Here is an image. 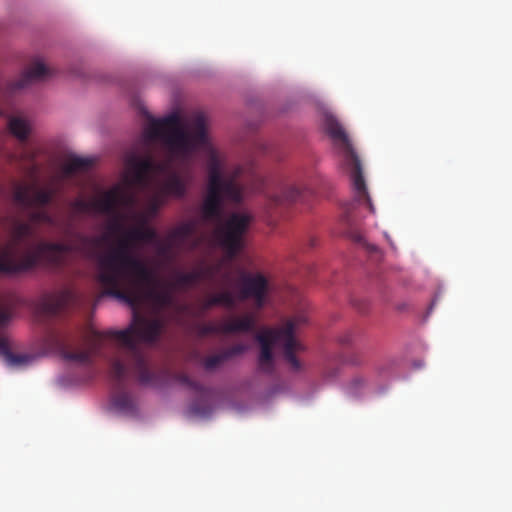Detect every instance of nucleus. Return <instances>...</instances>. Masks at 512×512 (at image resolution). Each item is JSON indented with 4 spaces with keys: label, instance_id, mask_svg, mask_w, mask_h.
Returning a JSON list of instances; mask_svg holds the SVG:
<instances>
[{
    "label": "nucleus",
    "instance_id": "nucleus-15",
    "mask_svg": "<svg viewBox=\"0 0 512 512\" xmlns=\"http://www.w3.org/2000/svg\"><path fill=\"white\" fill-rule=\"evenodd\" d=\"M105 193H112L114 198V206L111 211L105 212L107 215L117 216L120 206H134L137 202V194L135 192L122 190L118 186Z\"/></svg>",
    "mask_w": 512,
    "mask_h": 512
},
{
    "label": "nucleus",
    "instance_id": "nucleus-16",
    "mask_svg": "<svg viewBox=\"0 0 512 512\" xmlns=\"http://www.w3.org/2000/svg\"><path fill=\"white\" fill-rule=\"evenodd\" d=\"M156 238V232L154 229L142 225L140 227L133 228L127 231L122 239H120L115 247L119 245L121 241H124L127 245L128 253L133 256L129 251V243L131 241H143V242H151Z\"/></svg>",
    "mask_w": 512,
    "mask_h": 512
},
{
    "label": "nucleus",
    "instance_id": "nucleus-19",
    "mask_svg": "<svg viewBox=\"0 0 512 512\" xmlns=\"http://www.w3.org/2000/svg\"><path fill=\"white\" fill-rule=\"evenodd\" d=\"M225 306L227 308H234L236 306V298L230 291H222L208 298L203 303V310L207 311L214 306Z\"/></svg>",
    "mask_w": 512,
    "mask_h": 512
},
{
    "label": "nucleus",
    "instance_id": "nucleus-31",
    "mask_svg": "<svg viewBox=\"0 0 512 512\" xmlns=\"http://www.w3.org/2000/svg\"><path fill=\"white\" fill-rule=\"evenodd\" d=\"M190 411L197 416L206 417L211 413V407L208 405H200L199 402H194L190 406Z\"/></svg>",
    "mask_w": 512,
    "mask_h": 512
},
{
    "label": "nucleus",
    "instance_id": "nucleus-12",
    "mask_svg": "<svg viewBox=\"0 0 512 512\" xmlns=\"http://www.w3.org/2000/svg\"><path fill=\"white\" fill-rule=\"evenodd\" d=\"M50 75V69L42 62L36 61L21 75L20 79L13 82L10 86L11 91L22 89L31 83L45 79Z\"/></svg>",
    "mask_w": 512,
    "mask_h": 512
},
{
    "label": "nucleus",
    "instance_id": "nucleus-18",
    "mask_svg": "<svg viewBox=\"0 0 512 512\" xmlns=\"http://www.w3.org/2000/svg\"><path fill=\"white\" fill-rule=\"evenodd\" d=\"M8 128L12 135H14L19 141L26 142L30 132V123L20 116H12L8 121Z\"/></svg>",
    "mask_w": 512,
    "mask_h": 512
},
{
    "label": "nucleus",
    "instance_id": "nucleus-8",
    "mask_svg": "<svg viewBox=\"0 0 512 512\" xmlns=\"http://www.w3.org/2000/svg\"><path fill=\"white\" fill-rule=\"evenodd\" d=\"M269 283L267 278L261 274L243 273L240 276V289L238 298L240 300L253 299L255 307L262 309L267 301Z\"/></svg>",
    "mask_w": 512,
    "mask_h": 512
},
{
    "label": "nucleus",
    "instance_id": "nucleus-4",
    "mask_svg": "<svg viewBox=\"0 0 512 512\" xmlns=\"http://www.w3.org/2000/svg\"><path fill=\"white\" fill-rule=\"evenodd\" d=\"M324 129L334 144L341 149L345 163L350 171V179L355 199L354 202L349 203L344 207V218L348 224H352L351 213L354 209L355 203L366 205L371 213H374L375 211L371 198L368 194L362 164L344 128L334 116L329 114L324 116Z\"/></svg>",
    "mask_w": 512,
    "mask_h": 512
},
{
    "label": "nucleus",
    "instance_id": "nucleus-14",
    "mask_svg": "<svg viewBox=\"0 0 512 512\" xmlns=\"http://www.w3.org/2000/svg\"><path fill=\"white\" fill-rule=\"evenodd\" d=\"M256 327V318L252 314H246L242 317H235L222 324L223 334L251 332Z\"/></svg>",
    "mask_w": 512,
    "mask_h": 512
},
{
    "label": "nucleus",
    "instance_id": "nucleus-23",
    "mask_svg": "<svg viewBox=\"0 0 512 512\" xmlns=\"http://www.w3.org/2000/svg\"><path fill=\"white\" fill-rule=\"evenodd\" d=\"M173 379L175 381H177L178 383H180L181 385L186 386L187 388H189L195 392L203 393L205 390V388L203 387V385L201 383H199L198 381L192 380L188 375H186L184 373L174 374Z\"/></svg>",
    "mask_w": 512,
    "mask_h": 512
},
{
    "label": "nucleus",
    "instance_id": "nucleus-3",
    "mask_svg": "<svg viewBox=\"0 0 512 512\" xmlns=\"http://www.w3.org/2000/svg\"><path fill=\"white\" fill-rule=\"evenodd\" d=\"M76 239L78 243L40 242L35 251L26 252L19 260L7 248L0 255V273L31 270L42 258L51 265L61 266L66 254L77 252L96 261L97 280L104 289V295L135 302L137 283L147 282L151 272L141 260L128 253L126 243L121 241L117 247L99 253L97 248L107 241V235L89 237L77 234Z\"/></svg>",
    "mask_w": 512,
    "mask_h": 512
},
{
    "label": "nucleus",
    "instance_id": "nucleus-9",
    "mask_svg": "<svg viewBox=\"0 0 512 512\" xmlns=\"http://www.w3.org/2000/svg\"><path fill=\"white\" fill-rule=\"evenodd\" d=\"M54 195L53 189L19 185L14 191L13 198L16 203L25 207L46 206L52 202Z\"/></svg>",
    "mask_w": 512,
    "mask_h": 512
},
{
    "label": "nucleus",
    "instance_id": "nucleus-22",
    "mask_svg": "<svg viewBox=\"0 0 512 512\" xmlns=\"http://www.w3.org/2000/svg\"><path fill=\"white\" fill-rule=\"evenodd\" d=\"M14 157L20 163L32 164L31 173H36L37 172L38 168L34 164L35 159L37 157V152L34 149L29 148L27 146H24L22 148V150L20 151V153L17 156H14Z\"/></svg>",
    "mask_w": 512,
    "mask_h": 512
},
{
    "label": "nucleus",
    "instance_id": "nucleus-21",
    "mask_svg": "<svg viewBox=\"0 0 512 512\" xmlns=\"http://www.w3.org/2000/svg\"><path fill=\"white\" fill-rule=\"evenodd\" d=\"M302 191L296 186H286L283 188L281 195L276 196V203L296 202L302 199Z\"/></svg>",
    "mask_w": 512,
    "mask_h": 512
},
{
    "label": "nucleus",
    "instance_id": "nucleus-32",
    "mask_svg": "<svg viewBox=\"0 0 512 512\" xmlns=\"http://www.w3.org/2000/svg\"><path fill=\"white\" fill-rule=\"evenodd\" d=\"M111 230L113 232H119L120 230H122V225L116 221L114 224L111 225Z\"/></svg>",
    "mask_w": 512,
    "mask_h": 512
},
{
    "label": "nucleus",
    "instance_id": "nucleus-27",
    "mask_svg": "<svg viewBox=\"0 0 512 512\" xmlns=\"http://www.w3.org/2000/svg\"><path fill=\"white\" fill-rule=\"evenodd\" d=\"M366 387V380L361 376L354 377L348 387V393L352 396H357Z\"/></svg>",
    "mask_w": 512,
    "mask_h": 512
},
{
    "label": "nucleus",
    "instance_id": "nucleus-28",
    "mask_svg": "<svg viewBox=\"0 0 512 512\" xmlns=\"http://www.w3.org/2000/svg\"><path fill=\"white\" fill-rule=\"evenodd\" d=\"M8 314L4 310L0 309V325L5 324L8 321ZM11 353L9 345L5 339H0V355L7 358V356Z\"/></svg>",
    "mask_w": 512,
    "mask_h": 512
},
{
    "label": "nucleus",
    "instance_id": "nucleus-25",
    "mask_svg": "<svg viewBox=\"0 0 512 512\" xmlns=\"http://www.w3.org/2000/svg\"><path fill=\"white\" fill-rule=\"evenodd\" d=\"M34 234V229L31 223L17 222L14 227V238L17 242L25 238L31 237Z\"/></svg>",
    "mask_w": 512,
    "mask_h": 512
},
{
    "label": "nucleus",
    "instance_id": "nucleus-2",
    "mask_svg": "<svg viewBox=\"0 0 512 512\" xmlns=\"http://www.w3.org/2000/svg\"><path fill=\"white\" fill-rule=\"evenodd\" d=\"M162 330L163 321L147 319L136 313L134 322L124 330L100 332L89 328L82 336L83 349H73L76 338L69 333L52 334L50 341L65 360L83 365H91L94 356L102 355L105 340L115 341V356L109 360V376L118 392L113 396L112 404L120 413L134 416L137 414L135 400L122 390L128 369L143 386L161 387L170 377L167 369L152 367L140 347V342L152 344L158 341Z\"/></svg>",
    "mask_w": 512,
    "mask_h": 512
},
{
    "label": "nucleus",
    "instance_id": "nucleus-13",
    "mask_svg": "<svg viewBox=\"0 0 512 512\" xmlns=\"http://www.w3.org/2000/svg\"><path fill=\"white\" fill-rule=\"evenodd\" d=\"M246 351V346L243 344H236L233 345L220 353L213 354L210 356H207L203 360V366L206 370L212 371L218 367H220L222 364H224L226 361L232 359L235 356L241 355Z\"/></svg>",
    "mask_w": 512,
    "mask_h": 512
},
{
    "label": "nucleus",
    "instance_id": "nucleus-6",
    "mask_svg": "<svg viewBox=\"0 0 512 512\" xmlns=\"http://www.w3.org/2000/svg\"><path fill=\"white\" fill-rule=\"evenodd\" d=\"M251 222V215L233 212L225 221L216 226L214 237L229 258L236 257L244 248L245 235Z\"/></svg>",
    "mask_w": 512,
    "mask_h": 512
},
{
    "label": "nucleus",
    "instance_id": "nucleus-17",
    "mask_svg": "<svg viewBox=\"0 0 512 512\" xmlns=\"http://www.w3.org/2000/svg\"><path fill=\"white\" fill-rule=\"evenodd\" d=\"M201 278L202 274L200 271H175L173 274V280L169 284L173 289H186L196 285Z\"/></svg>",
    "mask_w": 512,
    "mask_h": 512
},
{
    "label": "nucleus",
    "instance_id": "nucleus-7",
    "mask_svg": "<svg viewBox=\"0 0 512 512\" xmlns=\"http://www.w3.org/2000/svg\"><path fill=\"white\" fill-rule=\"evenodd\" d=\"M146 267L147 269L151 272V278L147 281V282H140V283H137V299L135 300V302H130V301H127L125 299H120L121 301L127 303L129 306H131L133 308V319H132V322L131 324L134 322V317H135V314L137 313L139 316L143 317V315H141L137 310H136V307L139 305V303L141 302V300L143 299V297L145 295H147L148 297H150L154 303L159 306L160 308H167V307H171L173 306L174 304V301H175V298H174V294H173V288H171L170 284H168L167 287H165L164 289H161V290H157L155 289V284H156V279H155V275H154V272L144 263L142 262ZM144 318H146V316H144ZM147 319H159L161 321H163V330L161 331V333L164 332L165 328H166V320L162 317H147ZM162 334H160L161 336Z\"/></svg>",
    "mask_w": 512,
    "mask_h": 512
},
{
    "label": "nucleus",
    "instance_id": "nucleus-29",
    "mask_svg": "<svg viewBox=\"0 0 512 512\" xmlns=\"http://www.w3.org/2000/svg\"><path fill=\"white\" fill-rule=\"evenodd\" d=\"M32 223L53 224V219L48 212L44 210L33 211L29 215Z\"/></svg>",
    "mask_w": 512,
    "mask_h": 512
},
{
    "label": "nucleus",
    "instance_id": "nucleus-24",
    "mask_svg": "<svg viewBox=\"0 0 512 512\" xmlns=\"http://www.w3.org/2000/svg\"><path fill=\"white\" fill-rule=\"evenodd\" d=\"M194 230L195 225L192 222L183 223L173 230L171 237L174 240L184 241L194 233Z\"/></svg>",
    "mask_w": 512,
    "mask_h": 512
},
{
    "label": "nucleus",
    "instance_id": "nucleus-30",
    "mask_svg": "<svg viewBox=\"0 0 512 512\" xmlns=\"http://www.w3.org/2000/svg\"><path fill=\"white\" fill-rule=\"evenodd\" d=\"M5 361L11 366H19L29 361V357L21 354L9 353Z\"/></svg>",
    "mask_w": 512,
    "mask_h": 512
},
{
    "label": "nucleus",
    "instance_id": "nucleus-1",
    "mask_svg": "<svg viewBox=\"0 0 512 512\" xmlns=\"http://www.w3.org/2000/svg\"><path fill=\"white\" fill-rule=\"evenodd\" d=\"M144 153L139 155L131 152L126 158L129 175L126 183L130 188L147 189L153 175L162 178L155 183L156 192L148 203V213L155 215L169 198L182 199L186 196L193 175L190 169L176 170L170 159L157 161L150 145L161 141L170 154L186 161L197 151H203L207 158L208 183L201 204V217L206 222H219L222 217L225 201L239 203L242 199L241 187L236 179L222 176V161L217 150L210 143L205 118L197 115L189 129L181 126L177 114L162 119L150 117L149 124L143 132Z\"/></svg>",
    "mask_w": 512,
    "mask_h": 512
},
{
    "label": "nucleus",
    "instance_id": "nucleus-20",
    "mask_svg": "<svg viewBox=\"0 0 512 512\" xmlns=\"http://www.w3.org/2000/svg\"><path fill=\"white\" fill-rule=\"evenodd\" d=\"M93 161L89 158H83L78 156L70 157L63 166V172L65 175L70 176L76 172H84L91 168Z\"/></svg>",
    "mask_w": 512,
    "mask_h": 512
},
{
    "label": "nucleus",
    "instance_id": "nucleus-5",
    "mask_svg": "<svg viewBox=\"0 0 512 512\" xmlns=\"http://www.w3.org/2000/svg\"><path fill=\"white\" fill-rule=\"evenodd\" d=\"M306 318L302 315L287 321L285 326L276 330H266L257 335L261 351L259 355V368L271 373L274 368L272 348L275 344L283 346L284 357L294 370H299L301 365L295 353L301 351L303 346L295 338L296 328L305 323Z\"/></svg>",
    "mask_w": 512,
    "mask_h": 512
},
{
    "label": "nucleus",
    "instance_id": "nucleus-26",
    "mask_svg": "<svg viewBox=\"0 0 512 512\" xmlns=\"http://www.w3.org/2000/svg\"><path fill=\"white\" fill-rule=\"evenodd\" d=\"M198 333L200 336H207L211 334H223L222 324L203 323L198 326Z\"/></svg>",
    "mask_w": 512,
    "mask_h": 512
},
{
    "label": "nucleus",
    "instance_id": "nucleus-10",
    "mask_svg": "<svg viewBox=\"0 0 512 512\" xmlns=\"http://www.w3.org/2000/svg\"><path fill=\"white\" fill-rule=\"evenodd\" d=\"M74 301V295L69 290L45 295L39 302V310L46 316H57L68 308Z\"/></svg>",
    "mask_w": 512,
    "mask_h": 512
},
{
    "label": "nucleus",
    "instance_id": "nucleus-11",
    "mask_svg": "<svg viewBox=\"0 0 512 512\" xmlns=\"http://www.w3.org/2000/svg\"><path fill=\"white\" fill-rule=\"evenodd\" d=\"M112 193H103L100 198H95L91 201L84 200L82 198H77L73 202H71L72 209L77 213H89V212H99L105 214V212H109L112 210L114 206Z\"/></svg>",
    "mask_w": 512,
    "mask_h": 512
}]
</instances>
